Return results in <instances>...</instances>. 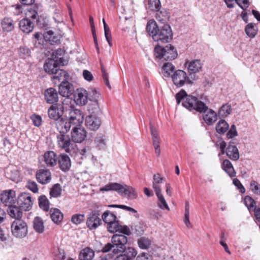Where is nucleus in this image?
Wrapping results in <instances>:
<instances>
[{"label":"nucleus","mask_w":260,"mask_h":260,"mask_svg":"<svg viewBox=\"0 0 260 260\" xmlns=\"http://www.w3.org/2000/svg\"><path fill=\"white\" fill-rule=\"evenodd\" d=\"M230 145L226 149V154L229 158L234 161H236L239 158V153L236 146Z\"/></svg>","instance_id":"cd10ccee"},{"label":"nucleus","mask_w":260,"mask_h":260,"mask_svg":"<svg viewBox=\"0 0 260 260\" xmlns=\"http://www.w3.org/2000/svg\"><path fill=\"white\" fill-rule=\"evenodd\" d=\"M1 201L8 207L16 204V192L13 189L6 190L1 194Z\"/></svg>","instance_id":"f8f14e48"},{"label":"nucleus","mask_w":260,"mask_h":260,"mask_svg":"<svg viewBox=\"0 0 260 260\" xmlns=\"http://www.w3.org/2000/svg\"><path fill=\"white\" fill-rule=\"evenodd\" d=\"M157 198V205L158 207L162 210H170V208L164 197L161 192L155 193Z\"/></svg>","instance_id":"58836bf2"},{"label":"nucleus","mask_w":260,"mask_h":260,"mask_svg":"<svg viewBox=\"0 0 260 260\" xmlns=\"http://www.w3.org/2000/svg\"><path fill=\"white\" fill-rule=\"evenodd\" d=\"M156 11L157 12L156 18L158 21L165 23L169 20L170 15L165 10H162L161 11L159 10Z\"/></svg>","instance_id":"79ce46f5"},{"label":"nucleus","mask_w":260,"mask_h":260,"mask_svg":"<svg viewBox=\"0 0 260 260\" xmlns=\"http://www.w3.org/2000/svg\"><path fill=\"white\" fill-rule=\"evenodd\" d=\"M102 223V220L100 218V214L96 211H93L88 214L87 220V226L90 230L96 229Z\"/></svg>","instance_id":"4468645a"},{"label":"nucleus","mask_w":260,"mask_h":260,"mask_svg":"<svg viewBox=\"0 0 260 260\" xmlns=\"http://www.w3.org/2000/svg\"><path fill=\"white\" fill-rule=\"evenodd\" d=\"M102 219L103 221L108 224L115 220L116 216L115 214L110 211H106L103 213L102 215Z\"/></svg>","instance_id":"49530a36"},{"label":"nucleus","mask_w":260,"mask_h":260,"mask_svg":"<svg viewBox=\"0 0 260 260\" xmlns=\"http://www.w3.org/2000/svg\"><path fill=\"white\" fill-rule=\"evenodd\" d=\"M44 39L51 44L57 43L59 41L58 38L54 35V32L52 30H49L46 32L44 36Z\"/></svg>","instance_id":"a18cd8bd"},{"label":"nucleus","mask_w":260,"mask_h":260,"mask_svg":"<svg viewBox=\"0 0 260 260\" xmlns=\"http://www.w3.org/2000/svg\"><path fill=\"white\" fill-rule=\"evenodd\" d=\"M122 184L118 183H109L105 185L104 186L100 188L101 191H117L119 194L121 190Z\"/></svg>","instance_id":"c756f323"},{"label":"nucleus","mask_w":260,"mask_h":260,"mask_svg":"<svg viewBox=\"0 0 260 260\" xmlns=\"http://www.w3.org/2000/svg\"><path fill=\"white\" fill-rule=\"evenodd\" d=\"M154 55L156 58L162 61H171L177 57L178 53L176 49L171 44L165 47L158 44L155 47Z\"/></svg>","instance_id":"f03ea898"},{"label":"nucleus","mask_w":260,"mask_h":260,"mask_svg":"<svg viewBox=\"0 0 260 260\" xmlns=\"http://www.w3.org/2000/svg\"><path fill=\"white\" fill-rule=\"evenodd\" d=\"M33 204L30 194L27 192H22L18 197L17 204L24 211H29Z\"/></svg>","instance_id":"9b49d317"},{"label":"nucleus","mask_w":260,"mask_h":260,"mask_svg":"<svg viewBox=\"0 0 260 260\" xmlns=\"http://www.w3.org/2000/svg\"><path fill=\"white\" fill-rule=\"evenodd\" d=\"M26 18L28 19H31L34 22H38L39 21V16L37 11L33 9H28L25 13Z\"/></svg>","instance_id":"09e8293b"},{"label":"nucleus","mask_w":260,"mask_h":260,"mask_svg":"<svg viewBox=\"0 0 260 260\" xmlns=\"http://www.w3.org/2000/svg\"><path fill=\"white\" fill-rule=\"evenodd\" d=\"M12 235L17 239H23L28 233L26 222L22 219H14L11 225Z\"/></svg>","instance_id":"20e7f679"},{"label":"nucleus","mask_w":260,"mask_h":260,"mask_svg":"<svg viewBox=\"0 0 260 260\" xmlns=\"http://www.w3.org/2000/svg\"><path fill=\"white\" fill-rule=\"evenodd\" d=\"M120 224L119 223L118 221L116 220L108 224L107 229L109 232L110 233H114L116 232H118L120 228Z\"/></svg>","instance_id":"13d9d810"},{"label":"nucleus","mask_w":260,"mask_h":260,"mask_svg":"<svg viewBox=\"0 0 260 260\" xmlns=\"http://www.w3.org/2000/svg\"><path fill=\"white\" fill-rule=\"evenodd\" d=\"M1 25L4 31L9 32L14 28L15 23L11 18L5 17L2 19Z\"/></svg>","instance_id":"2f4dec72"},{"label":"nucleus","mask_w":260,"mask_h":260,"mask_svg":"<svg viewBox=\"0 0 260 260\" xmlns=\"http://www.w3.org/2000/svg\"><path fill=\"white\" fill-rule=\"evenodd\" d=\"M203 119L207 124L211 125L217 120V114L213 110L210 109L204 115Z\"/></svg>","instance_id":"c9c22d12"},{"label":"nucleus","mask_w":260,"mask_h":260,"mask_svg":"<svg viewBox=\"0 0 260 260\" xmlns=\"http://www.w3.org/2000/svg\"><path fill=\"white\" fill-rule=\"evenodd\" d=\"M19 27L23 32L28 34L34 29V22L28 18H24L20 21Z\"/></svg>","instance_id":"393cba45"},{"label":"nucleus","mask_w":260,"mask_h":260,"mask_svg":"<svg viewBox=\"0 0 260 260\" xmlns=\"http://www.w3.org/2000/svg\"><path fill=\"white\" fill-rule=\"evenodd\" d=\"M87 116L85 119V124L88 128L91 131L98 129L101 124L100 119L95 115L96 113H91Z\"/></svg>","instance_id":"dca6fc26"},{"label":"nucleus","mask_w":260,"mask_h":260,"mask_svg":"<svg viewBox=\"0 0 260 260\" xmlns=\"http://www.w3.org/2000/svg\"><path fill=\"white\" fill-rule=\"evenodd\" d=\"M31 119L35 126L39 127L41 125L42 118L40 116L34 114L32 115Z\"/></svg>","instance_id":"774afa93"},{"label":"nucleus","mask_w":260,"mask_h":260,"mask_svg":"<svg viewBox=\"0 0 260 260\" xmlns=\"http://www.w3.org/2000/svg\"><path fill=\"white\" fill-rule=\"evenodd\" d=\"M95 141L100 148H103L106 145V140L103 136L97 137Z\"/></svg>","instance_id":"69168bd1"},{"label":"nucleus","mask_w":260,"mask_h":260,"mask_svg":"<svg viewBox=\"0 0 260 260\" xmlns=\"http://www.w3.org/2000/svg\"><path fill=\"white\" fill-rule=\"evenodd\" d=\"M229 127L228 123L224 120H221L218 122L216 126V132L220 134L225 133Z\"/></svg>","instance_id":"a19ab883"},{"label":"nucleus","mask_w":260,"mask_h":260,"mask_svg":"<svg viewBox=\"0 0 260 260\" xmlns=\"http://www.w3.org/2000/svg\"><path fill=\"white\" fill-rule=\"evenodd\" d=\"M120 195L129 200H135L138 197V192L135 188L125 184H122Z\"/></svg>","instance_id":"aec40b11"},{"label":"nucleus","mask_w":260,"mask_h":260,"mask_svg":"<svg viewBox=\"0 0 260 260\" xmlns=\"http://www.w3.org/2000/svg\"><path fill=\"white\" fill-rule=\"evenodd\" d=\"M6 176L10 179L15 181L19 175V172L16 170L8 168L6 171Z\"/></svg>","instance_id":"4d7b16f0"},{"label":"nucleus","mask_w":260,"mask_h":260,"mask_svg":"<svg viewBox=\"0 0 260 260\" xmlns=\"http://www.w3.org/2000/svg\"><path fill=\"white\" fill-rule=\"evenodd\" d=\"M160 7L161 5L159 0H148L146 8L150 11H156L159 10Z\"/></svg>","instance_id":"37998d69"},{"label":"nucleus","mask_w":260,"mask_h":260,"mask_svg":"<svg viewBox=\"0 0 260 260\" xmlns=\"http://www.w3.org/2000/svg\"><path fill=\"white\" fill-rule=\"evenodd\" d=\"M177 105L182 101V105L191 112L205 113L208 109L206 104L193 95H187L186 91L181 89L175 95Z\"/></svg>","instance_id":"f257e3e1"},{"label":"nucleus","mask_w":260,"mask_h":260,"mask_svg":"<svg viewBox=\"0 0 260 260\" xmlns=\"http://www.w3.org/2000/svg\"><path fill=\"white\" fill-rule=\"evenodd\" d=\"M161 69L164 76L167 77L171 76V75L175 71L174 66L170 62L165 63Z\"/></svg>","instance_id":"ea45409f"},{"label":"nucleus","mask_w":260,"mask_h":260,"mask_svg":"<svg viewBox=\"0 0 260 260\" xmlns=\"http://www.w3.org/2000/svg\"><path fill=\"white\" fill-rule=\"evenodd\" d=\"M57 161L59 167L61 171L67 172L70 170L71 167V161L68 155L66 154H60Z\"/></svg>","instance_id":"4be33fe9"},{"label":"nucleus","mask_w":260,"mask_h":260,"mask_svg":"<svg viewBox=\"0 0 260 260\" xmlns=\"http://www.w3.org/2000/svg\"><path fill=\"white\" fill-rule=\"evenodd\" d=\"M138 244L140 248L146 249L151 244V241L145 237H142L138 240Z\"/></svg>","instance_id":"5fc2aeb1"},{"label":"nucleus","mask_w":260,"mask_h":260,"mask_svg":"<svg viewBox=\"0 0 260 260\" xmlns=\"http://www.w3.org/2000/svg\"><path fill=\"white\" fill-rule=\"evenodd\" d=\"M58 147L67 153L74 152L77 148V145L71 141L68 135L59 134L57 136Z\"/></svg>","instance_id":"423d86ee"},{"label":"nucleus","mask_w":260,"mask_h":260,"mask_svg":"<svg viewBox=\"0 0 260 260\" xmlns=\"http://www.w3.org/2000/svg\"><path fill=\"white\" fill-rule=\"evenodd\" d=\"M88 93V100L93 103L89 106V112L91 113H98L100 111L99 101L101 99L100 92L95 89H91Z\"/></svg>","instance_id":"1a4fd4ad"},{"label":"nucleus","mask_w":260,"mask_h":260,"mask_svg":"<svg viewBox=\"0 0 260 260\" xmlns=\"http://www.w3.org/2000/svg\"><path fill=\"white\" fill-rule=\"evenodd\" d=\"M231 111L232 109L230 105H224L219 110L218 115L219 116L225 117L230 114Z\"/></svg>","instance_id":"864d4df0"},{"label":"nucleus","mask_w":260,"mask_h":260,"mask_svg":"<svg viewBox=\"0 0 260 260\" xmlns=\"http://www.w3.org/2000/svg\"><path fill=\"white\" fill-rule=\"evenodd\" d=\"M88 100V92L83 88L77 90L74 95V101L78 105L84 106L87 104Z\"/></svg>","instance_id":"f3484780"},{"label":"nucleus","mask_w":260,"mask_h":260,"mask_svg":"<svg viewBox=\"0 0 260 260\" xmlns=\"http://www.w3.org/2000/svg\"><path fill=\"white\" fill-rule=\"evenodd\" d=\"M64 109L63 105L57 104L51 105L48 110L49 117L56 121L61 118L63 112H64Z\"/></svg>","instance_id":"ddd939ff"},{"label":"nucleus","mask_w":260,"mask_h":260,"mask_svg":"<svg viewBox=\"0 0 260 260\" xmlns=\"http://www.w3.org/2000/svg\"><path fill=\"white\" fill-rule=\"evenodd\" d=\"M27 187L34 193L38 192V185L35 181H28L27 184Z\"/></svg>","instance_id":"e2e57ef3"},{"label":"nucleus","mask_w":260,"mask_h":260,"mask_svg":"<svg viewBox=\"0 0 260 260\" xmlns=\"http://www.w3.org/2000/svg\"><path fill=\"white\" fill-rule=\"evenodd\" d=\"M74 87L72 84L68 81H62L61 83L59 86V93L62 96L67 98V102L70 100L68 98L74 92Z\"/></svg>","instance_id":"6ab92c4d"},{"label":"nucleus","mask_w":260,"mask_h":260,"mask_svg":"<svg viewBox=\"0 0 260 260\" xmlns=\"http://www.w3.org/2000/svg\"><path fill=\"white\" fill-rule=\"evenodd\" d=\"M173 38V32L170 26L165 24L159 29L157 34L154 35V41L159 43L169 42Z\"/></svg>","instance_id":"0eeeda50"},{"label":"nucleus","mask_w":260,"mask_h":260,"mask_svg":"<svg viewBox=\"0 0 260 260\" xmlns=\"http://www.w3.org/2000/svg\"><path fill=\"white\" fill-rule=\"evenodd\" d=\"M246 34L248 36L253 38L256 34V30L255 29L253 23L248 24L245 28Z\"/></svg>","instance_id":"6e6d98bb"},{"label":"nucleus","mask_w":260,"mask_h":260,"mask_svg":"<svg viewBox=\"0 0 260 260\" xmlns=\"http://www.w3.org/2000/svg\"><path fill=\"white\" fill-rule=\"evenodd\" d=\"M33 228L35 231L39 234H42L44 232V222L40 217H36L35 218L33 221Z\"/></svg>","instance_id":"4c0bfd02"},{"label":"nucleus","mask_w":260,"mask_h":260,"mask_svg":"<svg viewBox=\"0 0 260 260\" xmlns=\"http://www.w3.org/2000/svg\"><path fill=\"white\" fill-rule=\"evenodd\" d=\"M67 109V108H65ZM66 118L72 124V125L79 126L84 120L82 112L74 107L69 106L68 109L64 110Z\"/></svg>","instance_id":"39448f33"},{"label":"nucleus","mask_w":260,"mask_h":260,"mask_svg":"<svg viewBox=\"0 0 260 260\" xmlns=\"http://www.w3.org/2000/svg\"><path fill=\"white\" fill-rule=\"evenodd\" d=\"M44 70L46 72L50 74H53L59 68L56 61L54 59H48L44 66Z\"/></svg>","instance_id":"c85d7f7f"},{"label":"nucleus","mask_w":260,"mask_h":260,"mask_svg":"<svg viewBox=\"0 0 260 260\" xmlns=\"http://www.w3.org/2000/svg\"><path fill=\"white\" fill-rule=\"evenodd\" d=\"M49 202L45 196H41L39 199V204L40 207L44 211H48L49 208Z\"/></svg>","instance_id":"603ef678"},{"label":"nucleus","mask_w":260,"mask_h":260,"mask_svg":"<svg viewBox=\"0 0 260 260\" xmlns=\"http://www.w3.org/2000/svg\"><path fill=\"white\" fill-rule=\"evenodd\" d=\"M222 168L230 177H233L236 176V172L232 164L229 160L225 159L223 161Z\"/></svg>","instance_id":"72a5a7b5"},{"label":"nucleus","mask_w":260,"mask_h":260,"mask_svg":"<svg viewBox=\"0 0 260 260\" xmlns=\"http://www.w3.org/2000/svg\"><path fill=\"white\" fill-rule=\"evenodd\" d=\"M185 66L187 64V70L189 73L190 77L191 76L193 81H195L198 78V77L196 75V73H199L202 68V64L199 59H195L191 61H186Z\"/></svg>","instance_id":"9d476101"},{"label":"nucleus","mask_w":260,"mask_h":260,"mask_svg":"<svg viewBox=\"0 0 260 260\" xmlns=\"http://www.w3.org/2000/svg\"><path fill=\"white\" fill-rule=\"evenodd\" d=\"M150 131L154 149L159 148L160 139L157 131L152 125H150Z\"/></svg>","instance_id":"e433bc0d"},{"label":"nucleus","mask_w":260,"mask_h":260,"mask_svg":"<svg viewBox=\"0 0 260 260\" xmlns=\"http://www.w3.org/2000/svg\"><path fill=\"white\" fill-rule=\"evenodd\" d=\"M244 202L249 212L252 211L253 209L256 207V202L250 196H246L244 198Z\"/></svg>","instance_id":"c03bdc74"},{"label":"nucleus","mask_w":260,"mask_h":260,"mask_svg":"<svg viewBox=\"0 0 260 260\" xmlns=\"http://www.w3.org/2000/svg\"><path fill=\"white\" fill-rule=\"evenodd\" d=\"M53 75L52 77V79L57 80L60 81L66 79V77L67 76V73L65 71L60 70L58 68L57 71L53 74Z\"/></svg>","instance_id":"de8ad7c7"},{"label":"nucleus","mask_w":260,"mask_h":260,"mask_svg":"<svg viewBox=\"0 0 260 260\" xmlns=\"http://www.w3.org/2000/svg\"><path fill=\"white\" fill-rule=\"evenodd\" d=\"M57 155L53 151H48L44 154V160L47 167H52L57 164Z\"/></svg>","instance_id":"5701e85b"},{"label":"nucleus","mask_w":260,"mask_h":260,"mask_svg":"<svg viewBox=\"0 0 260 260\" xmlns=\"http://www.w3.org/2000/svg\"><path fill=\"white\" fill-rule=\"evenodd\" d=\"M22 209L19 206H17L15 204L8 207V213L9 215L15 219H22Z\"/></svg>","instance_id":"bb28decb"},{"label":"nucleus","mask_w":260,"mask_h":260,"mask_svg":"<svg viewBox=\"0 0 260 260\" xmlns=\"http://www.w3.org/2000/svg\"><path fill=\"white\" fill-rule=\"evenodd\" d=\"M233 184L237 187L241 193H244L245 192V189L243 185L241 184V182L237 178H234L233 181Z\"/></svg>","instance_id":"338daca9"},{"label":"nucleus","mask_w":260,"mask_h":260,"mask_svg":"<svg viewBox=\"0 0 260 260\" xmlns=\"http://www.w3.org/2000/svg\"><path fill=\"white\" fill-rule=\"evenodd\" d=\"M44 95L45 99L47 103L53 104L58 101V92L53 88H49L46 89L45 91Z\"/></svg>","instance_id":"b1692460"},{"label":"nucleus","mask_w":260,"mask_h":260,"mask_svg":"<svg viewBox=\"0 0 260 260\" xmlns=\"http://www.w3.org/2000/svg\"><path fill=\"white\" fill-rule=\"evenodd\" d=\"M172 81L175 86L180 88L185 85H192L194 81L192 79L191 76L187 75L186 73L181 70L175 71L171 75Z\"/></svg>","instance_id":"7ed1b4c3"},{"label":"nucleus","mask_w":260,"mask_h":260,"mask_svg":"<svg viewBox=\"0 0 260 260\" xmlns=\"http://www.w3.org/2000/svg\"><path fill=\"white\" fill-rule=\"evenodd\" d=\"M94 255V251L89 247L82 249L79 254L80 260H91Z\"/></svg>","instance_id":"473e14b6"},{"label":"nucleus","mask_w":260,"mask_h":260,"mask_svg":"<svg viewBox=\"0 0 260 260\" xmlns=\"http://www.w3.org/2000/svg\"><path fill=\"white\" fill-rule=\"evenodd\" d=\"M72 124L66 118L62 117L55 121V125L60 134H64L69 132Z\"/></svg>","instance_id":"412c9836"},{"label":"nucleus","mask_w":260,"mask_h":260,"mask_svg":"<svg viewBox=\"0 0 260 260\" xmlns=\"http://www.w3.org/2000/svg\"><path fill=\"white\" fill-rule=\"evenodd\" d=\"M164 178L159 174H154L153 176L152 188L155 193L161 192L160 184L162 183Z\"/></svg>","instance_id":"7c9ffc66"},{"label":"nucleus","mask_w":260,"mask_h":260,"mask_svg":"<svg viewBox=\"0 0 260 260\" xmlns=\"http://www.w3.org/2000/svg\"><path fill=\"white\" fill-rule=\"evenodd\" d=\"M49 213L50 218L54 223L58 224L62 221L63 214L58 209L51 208Z\"/></svg>","instance_id":"a878e982"},{"label":"nucleus","mask_w":260,"mask_h":260,"mask_svg":"<svg viewBox=\"0 0 260 260\" xmlns=\"http://www.w3.org/2000/svg\"><path fill=\"white\" fill-rule=\"evenodd\" d=\"M250 190L256 196H260V184L255 181L252 180L249 183Z\"/></svg>","instance_id":"8fccbe9b"},{"label":"nucleus","mask_w":260,"mask_h":260,"mask_svg":"<svg viewBox=\"0 0 260 260\" xmlns=\"http://www.w3.org/2000/svg\"><path fill=\"white\" fill-rule=\"evenodd\" d=\"M30 51L28 48L21 47L19 48V55L21 58H26L30 56Z\"/></svg>","instance_id":"052dcab7"},{"label":"nucleus","mask_w":260,"mask_h":260,"mask_svg":"<svg viewBox=\"0 0 260 260\" xmlns=\"http://www.w3.org/2000/svg\"><path fill=\"white\" fill-rule=\"evenodd\" d=\"M61 188L60 184L57 183L54 184L51 188L50 195L51 197L57 198L60 196L61 193Z\"/></svg>","instance_id":"3c124183"},{"label":"nucleus","mask_w":260,"mask_h":260,"mask_svg":"<svg viewBox=\"0 0 260 260\" xmlns=\"http://www.w3.org/2000/svg\"><path fill=\"white\" fill-rule=\"evenodd\" d=\"M159 29L154 20H150L148 22L146 26V30L148 34L152 36L153 40L154 35L157 34Z\"/></svg>","instance_id":"f704fd0d"},{"label":"nucleus","mask_w":260,"mask_h":260,"mask_svg":"<svg viewBox=\"0 0 260 260\" xmlns=\"http://www.w3.org/2000/svg\"><path fill=\"white\" fill-rule=\"evenodd\" d=\"M36 177L38 182L42 184L49 183L51 180V173L49 170L40 169L36 172Z\"/></svg>","instance_id":"a211bd4d"},{"label":"nucleus","mask_w":260,"mask_h":260,"mask_svg":"<svg viewBox=\"0 0 260 260\" xmlns=\"http://www.w3.org/2000/svg\"><path fill=\"white\" fill-rule=\"evenodd\" d=\"M86 137V132L83 128L75 125L71 132V138L74 143H81Z\"/></svg>","instance_id":"2eb2a0df"},{"label":"nucleus","mask_w":260,"mask_h":260,"mask_svg":"<svg viewBox=\"0 0 260 260\" xmlns=\"http://www.w3.org/2000/svg\"><path fill=\"white\" fill-rule=\"evenodd\" d=\"M235 1L243 10H245L249 6L248 0H235Z\"/></svg>","instance_id":"0e129e2a"},{"label":"nucleus","mask_w":260,"mask_h":260,"mask_svg":"<svg viewBox=\"0 0 260 260\" xmlns=\"http://www.w3.org/2000/svg\"><path fill=\"white\" fill-rule=\"evenodd\" d=\"M85 219V216L82 214H76L72 216L71 221L75 224L78 225L81 223Z\"/></svg>","instance_id":"bf43d9fd"},{"label":"nucleus","mask_w":260,"mask_h":260,"mask_svg":"<svg viewBox=\"0 0 260 260\" xmlns=\"http://www.w3.org/2000/svg\"><path fill=\"white\" fill-rule=\"evenodd\" d=\"M237 134L236 126L233 124L228 131L226 134V137L228 139H232L234 137L237 136Z\"/></svg>","instance_id":"680f3d73"},{"label":"nucleus","mask_w":260,"mask_h":260,"mask_svg":"<svg viewBox=\"0 0 260 260\" xmlns=\"http://www.w3.org/2000/svg\"><path fill=\"white\" fill-rule=\"evenodd\" d=\"M111 242L114 245L113 253L116 254L125 250L127 238L124 235L115 234L112 237Z\"/></svg>","instance_id":"6e6552de"}]
</instances>
